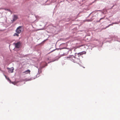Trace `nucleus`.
<instances>
[{
    "instance_id": "nucleus-1",
    "label": "nucleus",
    "mask_w": 120,
    "mask_h": 120,
    "mask_svg": "<svg viewBox=\"0 0 120 120\" xmlns=\"http://www.w3.org/2000/svg\"><path fill=\"white\" fill-rule=\"evenodd\" d=\"M21 43L20 42H18L16 43H14L15 45V47L17 48H19L21 45Z\"/></svg>"
},
{
    "instance_id": "nucleus-2",
    "label": "nucleus",
    "mask_w": 120,
    "mask_h": 120,
    "mask_svg": "<svg viewBox=\"0 0 120 120\" xmlns=\"http://www.w3.org/2000/svg\"><path fill=\"white\" fill-rule=\"evenodd\" d=\"M22 26H19L17 28L16 30V31L18 34L20 33L22 31Z\"/></svg>"
},
{
    "instance_id": "nucleus-3",
    "label": "nucleus",
    "mask_w": 120,
    "mask_h": 120,
    "mask_svg": "<svg viewBox=\"0 0 120 120\" xmlns=\"http://www.w3.org/2000/svg\"><path fill=\"white\" fill-rule=\"evenodd\" d=\"M7 69L8 70V72L9 73H11L13 72L14 70V68L13 67L11 68H8Z\"/></svg>"
},
{
    "instance_id": "nucleus-4",
    "label": "nucleus",
    "mask_w": 120,
    "mask_h": 120,
    "mask_svg": "<svg viewBox=\"0 0 120 120\" xmlns=\"http://www.w3.org/2000/svg\"><path fill=\"white\" fill-rule=\"evenodd\" d=\"M30 71L29 70H27L23 72V73L25 74H30Z\"/></svg>"
},
{
    "instance_id": "nucleus-5",
    "label": "nucleus",
    "mask_w": 120,
    "mask_h": 120,
    "mask_svg": "<svg viewBox=\"0 0 120 120\" xmlns=\"http://www.w3.org/2000/svg\"><path fill=\"white\" fill-rule=\"evenodd\" d=\"M72 59L73 60L72 61L74 63H78V61H77L79 60V59L75 57L72 58Z\"/></svg>"
},
{
    "instance_id": "nucleus-6",
    "label": "nucleus",
    "mask_w": 120,
    "mask_h": 120,
    "mask_svg": "<svg viewBox=\"0 0 120 120\" xmlns=\"http://www.w3.org/2000/svg\"><path fill=\"white\" fill-rule=\"evenodd\" d=\"M18 18V16L16 15H14V17L13 19V20L14 21H15Z\"/></svg>"
},
{
    "instance_id": "nucleus-7",
    "label": "nucleus",
    "mask_w": 120,
    "mask_h": 120,
    "mask_svg": "<svg viewBox=\"0 0 120 120\" xmlns=\"http://www.w3.org/2000/svg\"><path fill=\"white\" fill-rule=\"evenodd\" d=\"M19 35L18 34H17L16 33H15L13 35L14 36H16L18 37H19Z\"/></svg>"
},
{
    "instance_id": "nucleus-8",
    "label": "nucleus",
    "mask_w": 120,
    "mask_h": 120,
    "mask_svg": "<svg viewBox=\"0 0 120 120\" xmlns=\"http://www.w3.org/2000/svg\"><path fill=\"white\" fill-rule=\"evenodd\" d=\"M5 76L6 78V79H7L8 80L10 81H11V80H10V79H9V78L8 77H7V76H6V75H5Z\"/></svg>"
},
{
    "instance_id": "nucleus-9",
    "label": "nucleus",
    "mask_w": 120,
    "mask_h": 120,
    "mask_svg": "<svg viewBox=\"0 0 120 120\" xmlns=\"http://www.w3.org/2000/svg\"><path fill=\"white\" fill-rule=\"evenodd\" d=\"M34 79V78L33 79V78H31L29 79H28L27 80L28 81H31V80H33V79Z\"/></svg>"
},
{
    "instance_id": "nucleus-10",
    "label": "nucleus",
    "mask_w": 120,
    "mask_h": 120,
    "mask_svg": "<svg viewBox=\"0 0 120 120\" xmlns=\"http://www.w3.org/2000/svg\"><path fill=\"white\" fill-rule=\"evenodd\" d=\"M82 53H78V55H79H79H82Z\"/></svg>"
},
{
    "instance_id": "nucleus-11",
    "label": "nucleus",
    "mask_w": 120,
    "mask_h": 120,
    "mask_svg": "<svg viewBox=\"0 0 120 120\" xmlns=\"http://www.w3.org/2000/svg\"><path fill=\"white\" fill-rule=\"evenodd\" d=\"M104 19V18H101L100 19V20H101V19Z\"/></svg>"
},
{
    "instance_id": "nucleus-12",
    "label": "nucleus",
    "mask_w": 120,
    "mask_h": 120,
    "mask_svg": "<svg viewBox=\"0 0 120 120\" xmlns=\"http://www.w3.org/2000/svg\"><path fill=\"white\" fill-rule=\"evenodd\" d=\"M86 53V52L85 51H83V54H85Z\"/></svg>"
},
{
    "instance_id": "nucleus-13",
    "label": "nucleus",
    "mask_w": 120,
    "mask_h": 120,
    "mask_svg": "<svg viewBox=\"0 0 120 120\" xmlns=\"http://www.w3.org/2000/svg\"><path fill=\"white\" fill-rule=\"evenodd\" d=\"M66 49V48H62L61 49H60L61 50V49Z\"/></svg>"
},
{
    "instance_id": "nucleus-14",
    "label": "nucleus",
    "mask_w": 120,
    "mask_h": 120,
    "mask_svg": "<svg viewBox=\"0 0 120 120\" xmlns=\"http://www.w3.org/2000/svg\"><path fill=\"white\" fill-rule=\"evenodd\" d=\"M7 10L8 11H9L10 12H11V10L9 9H7Z\"/></svg>"
},
{
    "instance_id": "nucleus-15",
    "label": "nucleus",
    "mask_w": 120,
    "mask_h": 120,
    "mask_svg": "<svg viewBox=\"0 0 120 120\" xmlns=\"http://www.w3.org/2000/svg\"><path fill=\"white\" fill-rule=\"evenodd\" d=\"M78 63L79 64H80V63Z\"/></svg>"
}]
</instances>
